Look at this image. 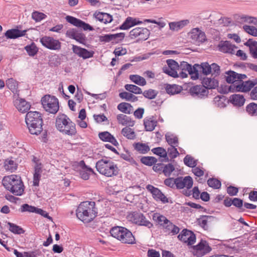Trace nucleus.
<instances>
[{
    "label": "nucleus",
    "mask_w": 257,
    "mask_h": 257,
    "mask_svg": "<svg viewBox=\"0 0 257 257\" xmlns=\"http://www.w3.org/2000/svg\"><path fill=\"white\" fill-rule=\"evenodd\" d=\"M97 209L93 201L81 202L76 210L77 217L84 223H89L97 216Z\"/></svg>",
    "instance_id": "nucleus-1"
},
{
    "label": "nucleus",
    "mask_w": 257,
    "mask_h": 257,
    "mask_svg": "<svg viewBox=\"0 0 257 257\" xmlns=\"http://www.w3.org/2000/svg\"><path fill=\"white\" fill-rule=\"evenodd\" d=\"M213 218L211 216L202 215L197 219L196 222L204 230H208Z\"/></svg>",
    "instance_id": "nucleus-23"
},
{
    "label": "nucleus",
    "mask_w": 257,
    "mask_h": 257,
    "mask_svg": "<svg viewBox=\"0 0 257 257\" xmlns=\"http://www.w3.org/2000/svg\"><path fill=\"white\" fill-rule=\"evenodd\" d=\"M166 140L168 144L170 146L176 145L178 146V139L177 136L171 134H167L165 136Z\"/></svg>",
    "instance_id": "nucleus-45"
},
{
    "label": "nucleus",
    "mask_w": 257,
    "mask_h": 257,
    "mask_svg": "<svg viewBox=\"0 0 257 257\" xmlns=\"http://www.w3.org/2000/svg\"><path fill=\"white\" fill-rule=\"evenodd\" d=\"M246 111L251 116H257V104L250 103L246 106Z\"/></svg>",
    "instance_id": "nucleus-46"
},
{
    "label": "nucleus",
    "mask_w": 257,
    "mask_h": 257,
    "mask_svg": "<svg viewBox=\"0 0 257 257\" xmlns=\"http://www.w3.org/2000/svg\"><path fill=\"white\" fill-rule=\"evenodd\" d=\"M81 163L83 164V166L82 170L80 171V175L83 179L85 180H88L89 178V173H92L93 171L91 168L86 166L84 161H82Z\"/></svg>",
    "instance_id": "nucleus-40"
},
{
    "label": "nucleus",
    "mask_w": 257,
    "mask_h": 257,
    "mask_svg": "<svg viewBox=\"0 0 257 257\" xmlns=\"http://www.w3.org/2000/svg\"><path fill=\"white\" fill-rule=\"evenodd\" d=\"M134 146L135 150L141 154H146L150 151L149 146L145 144L137 143L134 144Z\"/></svg>",
    "instance_id": "nucleus-43"
},
{
    "label": "nucleus",
    "mask_w": 257,
    "mask_h": 257,
    "mask_svg": "<svg viewBox=\"0 0 257 257\" xmlns=\"http://www.w3.org/2000/svg\"><path fill=\"white\" fill-rule=\"evenodd\" d=\"M152 152L156 155L163 158L165 160H168L167 158V153L166 150L162 147H157L152 150Z\"/></svg>",
    "instance_id": "nucleus-52"
},
{
    "label": "nucleus",
    "mask_w": 257,
    "mask_h": 257,
    "mask_svg": "<svg viewBox=\"0 0 257 257\" xmlns=\"http://www.w3.org/2000/svg\"><path fill=\"white\" fill-rule=\"evenodd\" d=\"M180 70L187 71L189 74H190L191 78H193V69L192 68L191 65L187 62L184 61L181 62L179 65V71Z\"/></svg>",
    "instance_id": "nucleus-47"
},
{
    "label": "nucleus",
    "mask_w": 257,
    "mask_h": 257,
    "mask_svg": "<svg viewBox=\"0 0 257 257\" xmlns=\"http://www.w3.org/2000/svg\"><path fill=\"white\" fill-rule=\"evenodd\" d=\"M20 177L15 175L6 176L3 178V184L6 189L10 191L16 183V179H19Z\"/></svg>",
    "instance_id": "nucleus-20"
},
{
    "label": "nucleus",
    "mask_w": 257,
    "mask_h": 257,
    "mask_svg": "<svg viewBox=\"0 0 257 257\" xmlns=\"http://www.w3.org/2000/svg\"><path fill=\"white\" fill-rule=\"evenodd\" d=\"M211 73V65L207 62L202 63L201 65H194V80L199 79L202 73L207 75Z\"/></svg>",
    "instance_id": "nucleus-10"
},
{
    "label": "nucleus",
    "mask_w": 257,
    "mask_h": 257,
    "mask_svg": "<svg viewBox=\"0 0 257 257\" xmlns=\"http://www.w3.org/2000/svg\"><path fill=\"white\" fill-rule=\"evenodd\" d=\"M41 102L46 111L52 114L58 112L59 108V102L55 96L46 95L42 98Z\"/></svg>",
    "instance_id": "nucleus-6"
},
{
    "label": "nucleus",
    "mask_w": 257,
    "mask_h": 257,
    "mask_svg": "<svg viewBox=\"0 0 257 257\" xmlns=\"http://www.w3.org/2000/svg\"><path fill=\"white\" fill-rule=\"evenodd\" d=\"M202 83L206 87V90L215 89L218 86V81L214 78H204Z\"/></svg>",
    "instance_id": "nucleus-34"
},
{
    "label": "nucleus",
    "mask_w": 257,
    "mask_h": 257,
    "mask_svg": "<svg viewBox=\"0 0 257 257\" xmlns=\"http://www.w3.org/2000/svg\"><path fill=\"white\" fill-rule=\"evenodd\" d=\"M117 120L119 124L123 125H127L128 126H133L135 122L131 118L126 115L119 114L117 115Z\"/></svg>",
    "instance_id": "nucleus-37"
},
{
    "label": "nucleus",
    "mask_w": 257,
    "mask_h": 257,
    "mask_svg": "<svg viewBox=\"0 0 257 257\" xmlns=\"http://www.w3.org/2000/svg\"><path fill=\"white\" fill-rule=\"evenodd\" d=\"M157 121L153 116L146 117L144 119V125L146 131H153L157 124Z\"/></svg>",
    "instance_id": "nucleus-26"
},
{
    "label": "nucleus",
    "mask_w": 257,
    "mask_h": 257,
    "mask_svg": "<svg viewBox=\"0 0 257 257\" xmlns=\"http://www.w3.org/2000/svg\"><path fill=\"white\" fill-rule=\"evenodd\" d=\"M207 41L204 29L202 27L194 28V44L199 46Z\"/></svg>",
    "instance_id": "nucleus-17"
},
{
    "label": "nucleus",
    "mask_w": 257,
    "mask_h": 257,
    "mask_svg": "<svg viewBox=\"0 0 257 257\" xmlns=\"http://www.w3.org/2000/svg\"><path fill=\"white\" fill-rule=\"evenodd\" d=\"M146 189L151 193L153 197L157 201H161L163 203L169 202L167 197L158 188L149 184L146 186Z\"/></svg>",
    "instance_id": "nucleus-14"
},
{
    "label": "nucleus",
    "mask_w": 257,
    "mask_h": 257,
    "mask_svg": "<svg viewBox=\"0 0 257 257\" xmlns=\"http://www.w3.org/2000/svg\"><path fill=\"white\" fill-rule=\"evenodd\" d=\"M26 32V30L20 31L18 29H11L6 32L5 36L9 39H16L25 36Z\"/></svg>",
    "instance_id": "nucleus-30"
},
{
    "label": "nucleus",
    "mask_w": 257,
    "mask_h": 257,
    "mask_svg": "<svg viewBox=\"0 0 257 257\" xmlns=\"http://www.w3.org/2000/svg\"><path fill=\"white\" fill-rule=\"evenodd\" d=\"M16 183L13 187L14 189L12 188L10 191L15 195L21 196L24 191V186L21 178L19 179H16Z\"/></svg>",
    "instance_id": "nucleus-29"
},
{
    "label": "nucleus",
    "mask_w": 257,
    "mask_h": 257,
    "mask_svg": "<svg viewBox=\"0 0 257 257\" xmlns=\"http://www.w3.org/2000/svg\"><path fill=\"white\" fill-rule=\"evenodd\" d=\"M174 169V166L171 164L164 165L163 173L166 176H169Z\"/></svg>",
    "instance_id": "nucleus-64"
},
{
    "label": "nucleus",
    "mask_w": 257,
    "mask_h": 257,
    "mask_svg": "<svg viewBox=\"0 0 257 257\" xmlns=\"http://www.w3.org/2000/svg\"><path fill=\"white\" fill-rule=\"evenodd\" d=\"M229 100L234 105L241 106L244 104L245 99L242 95L235 94L230 96Z\"/></svg>",
    "instance_id": "nucleus-35"
},
{
    "label": "nucleus",
    "mask_w": 257,
    "mask_h": 257,
    "mask_svg": "<svg viewBox=\"0 0 257 257\" xmlns=\"http://www.w3.org/2000/svg\"><path fill=\"white\" fill-rule=\"evenodd\" d=\"M94 16L97 20L104 24L109 23L112 21V16L107 13L95 12Z\"/></svg>",
    "instance_id": "nucleus-33"
},
{
    "label": "nucleus",
    "mask_w": 257,
    "mask_h": 257,
    "mask_svg": "<svg viewBox=\"0 0 257 257\" xmlns=\"http://www.w3.org/2000/svg\"><path fill=\"white\" fill-rule=\"evenodd\" d=\"M7 86L13 92L17 91L18 88L17 82L13 78H10L6 81Z\"/></svg>",
    "instance_id": "nucleus-57"
},
{
    "label": "nucleus",
    "mask_w": 257,
    "mask_h": 257,
    "mask_svg": "<svg viewBox=\"0 0 257 257\" xmlns=\"http://www.w3.org/2000/svg\"><path fill=\"white\" fill-rule=\"evenodd\" d=\"M56 126L63 134L74 136L76 133L75 124L64 114H59L56 119Z\"/></svg>",
    "instance_id": "nucleus-3"
},
{
    "label": "nucleus",
    "mask_w": 257,
    "mask_h": 257,
    "mask_svg": "<svg viewBox=\"0 0 257 257\" xmlns=\"http://www.w3.org/2000/svg\"><path fill=\"white\" fill-rule=\"evenodd\" d=\"M25 48L29 55L31 56L36 55L38 51L37 47L34 44L26 46Z\"/></svg>",
    "instance_id": "nucleus-60"
},
{
    "label": "nucleus",
    "mask_w": 257,
    "mask_h": 257,
    "mask_svg": "<svg viewBox=\"0 0 257 257\" xmlns=\"http://www.w3.org/2000/svg\"><path fill=\"white\" fill-rule=\"evenodd\" d=\"M207 184L209 187L214 189H219L221 186L220 181L214 178H209L207 180Z\"/></svg>",
    "instance_id": "nucleus-48"
},
{
    "label": "nucleus",
    "mask_w": 257,
    "mask_h": 257,
    "mask_svg": "<svg viewBox=\"0 0 257 257\" xmlns=\"http://www.w3.org/2000/svg\"><path fill=\"white\" fill-rule=\"evenodd\" d=\"M95 167L100 174L107 177L117 176L119 171L117 164L107 159H101L98 161Z\"/></svg>",
    "instance_id": "nucleus-4"
},
{
    "label": "nucleus",
    "mask_w": 257,
    "mask_h": 257,
    "mask_svg": "<svg viewBox=\"0 0 257 257\" xmlns=\"http://www.w3.org/2000/svg\"><path fill=\"white\" fill-rule=\"evenodd\" d=\"M237 48L229 41H221L218 45L219 50L225 53L233 54Z\"/></svg>",
    "instance_id": "nucleus-18"
},
{
    "label": "nucleus",
    "mask_w": 257,
    "mask_h": 257,
    "mask_svg": "<svg viewBox=\"0 0 257 257\" xmlns=\"http://www.w3.org/2000/svg\"><path fill=\"white\" fill-rule=\"evenodd\" d=\"M226 74L227 75L225 76V79L227 83L233 84L235 82H238L237 81V73L233 71H228L226 72Z\"/></svg>",
    "instance_id": "nucleus-42"
},
{
    "label": "nucleus",
    "mask_w": 257,
    "mask_h": 257,
    "mask_svg": "<svg viewBox=\"0 0 257 257\" xmlns=\"http://www.w3.org/2000/svg\"><path fill=\"white\" fill-rule=\"evenodd\" d=\"M141 162L147 166H152L155 164L157 160L154 157H143L141 159Z\"/></svg>",
    "instance_id": "nucleus-56"
},
{
    "label": "nucleus",
    "mask_w": 257,
    "mask_h": 257,
    "mask_svg": "<svg viewBox=\"0 0 257 257\" xmlns=\"http://www.w3.org/2000/svg\"><path fill=\"white\" fill-rule=\"evenodd\" d=\"M197 160H194V175L200 177L204 175L205 169L202 167H197Z\"/></svg>",
    "instance_id": "nucleus-55"
},
{
    "label": "nucleus",
    "mask_w": 257,
    "mask_h": 257,
    "mask_svg": "<svg viewBox=\"0 0 257 257\" xmlns=\"http://www.w3.org/2000/svg\"><path fill=\"white\" fill-rule=\"evenodd\" d=\"M110 233L113 237L117 238L122 243L128 244L136 243L135 238L132 233L125 227H114L111 228Z\"/></svg>",
    "instance_id": "nucleus-5"
},
{
    "label": "nucleus",
    "mask_w": 257,
    "mask_h": 257,
    "mask_svg": "<svg viewBox=\"0 0 257 257\" xmlns=\"http://www.w3.org/2000/svg\"><path fill=\"white\" fill-rule=\"evenodd\" d=\"M208 93V90L203 84L194 86V97L203 98L207 97Z\"/></svg>",
    "instance_id": "nucleus-24"
},
{
    "label": "nucleus",
    "mask_w": 257,
    "mask_h": 257,
    "mask_svg": "<svg viewBox=\"0 0 257 257\" xmlns=\"http://www.w3.org/2000/svg\"><path fill=\"white\" fill-rule=\"evenodd\" d=\"M153 218L163 227L169 220L164 216L160 214L155 215Z\"/></svg>",
    "instance_id": "nucleus-59"
},
{
    "label": "nucleus",
    "mask_w": 257,
    "mask_h": 257,
    "mask_svg": "<svg viewBox=\"0 0 257 257\" xmlns=\"http://www.w3.org/2000/svg\"><path fill=\"white\" fill-rule=\"evenodd\" d=\"M125 89L128 91L137 94H142V90L139 87L133 84H125Z\"/></svg>",
    "instance_id": "nucleus-50"
},
{
    "label": "nucleus",
    "mask_w": 257,
    "mask_h": 257,
    "mask_svg": "<svg viewBox=\"0 0 257 257\" xmlns=\"http://www.w3.org/2000/svg\"><path fill=\"white\" fill-rule=\"evenodd\" d=\"M165 88L166 92L170 95L178 94L182 90V87L176 84H167Z\"/></svg>",
    "instance_id": "nucleus-36"
},
{
    "label": "nucleus",
    "mask_w": 257,
    "mask_h": 257,
    "mask_svg": "<svg viewBox=\"0 0 257 257\" xmlns=\"http://www.w3.org/2000/svg\"><path fill=\"white\" fill-rule=\"evenodd\" d=\"M40 42L43 46L50 50H58L61 48V43L51 37L44 36L41 38Z\"/></svg>",
    "instance_id": "nucleus-12"
},
{
    "label": "nucleus",
    "mask_w": 257,
    "mask_h": 257,
    "mask_svg": "<svg viewBox=\"0 0 257 257\" xmlns=\"http://www.w3.org/2000/svg\"><path fill=\"white\" fill-rule=\"evenodd\" d=\"M231 89L232 91L247 92L251 89V87L248 80L238 81L230 86L229 90L231 91Z\"/></svg>",
    "instance_id": "nucleus-15"
},
{
    "label": "nucleus",
    "mask_w": 257,
    "mask_h": 257,
    "mask_svg": "<svg viewBox=\"0 0 257 257\" xmlns=\"http://www.w3.org/2000/svg\"><path fill=\"white\" fill-rule=\"evenodd\" d=\"M211 250V248L205 240H201L197 245H194V255L197 257H201Z\"/></svg>",
    "instance_id": "nucleus-13"
},
{
    "label": "nucleus",
    "mask_w": 257,
    "mask_h": 257,
    "mask_svg": "<svg viewBox=\"0 0 257 257\" xmlns=\"http://www.w3.org/2000/svg\"><path fill=\"white\" fill-rule=\"evenodd\" d=\"M176 147H177L176 145H174L173 146H170V147L168 149V151L167 152V154L172 159L176 158L179 154L177 149L176 148Z\"/></svg>",
    "instance_id": "nucleus-61"
},
{
    "label": "nucleus",
    "mask_w": 257,
    "mask_h": 257,
    "mask_svg": "<svg viewBox=\"0 0 257 257\" xmlns=\"http://www.w3.org/2000/svg\"><path fill=\"white\" fill-rule=\"evenodd\" d=\"M163 232L167 235H174L177 234L179 231L180 228L174 225L170 220L166 223V224L162 227Z\"/></svg>",
    "instance_id": "nucleus-21"
},
{
    "label": "nucleus",
    "mask_w": 257,
    "mask_h": 257,
    "mask_svg": "<svg viewBox=\"0 0 257 257\" xmlns=\"http://www.w3.org/2000/svg\"><path fill=\"white\" fill-rule=\"evenodd\" d=\"M144 96L149 99H153L156 98L158 94V92L154 89H149L142 92Z\"/></svg>",
    "instance_id": "nucleus-54"
},
{
    "label": "nucleus",
    "mask_w": 257,
    "mask_h": 257,
    "mask_svg": "<svg viewBox=\"0 0 257 257\" xmlns=\"http://www.w3.org/2000/svg\"><path fill=\"white\" fill-rule=\"evenodd\" d=\"M72 50L74 53L83 59L91 58L94 54L93 51H89L85 48L76 45H73Z\"/></svg>",
    "instance_id": "nucleus-19"
},
{
    "label": "nucleus",
    "mask_w": 257,
    "mask_h": 257,
    "mask_svg": "<svg viewBox=\"0 0 257 257\" xmlns=\"http://www.w3.org/2000/svg\"><path fill=\"white\" fill-rule=\"evenodd\" d=\"M42 172L41 163H36L34 166V173L33 175V185L39 186V181Z\"/></svg>",
    "instance_id": "nucleus-25"
},
{
    "label": "nucleus",
    "mask_w": 257,
    "mask_h": 257,
    "mask_svg": "<svg viewBox=\"0 0 257 257\" xmlns=\"http://www.w3.org/2000/svg\"><path fill=\"white\" fill-rule=\"evenodd\" d=\"M4 167L7 171L13 172L17 169L18 164L13 158H8L5 160Z\"/></svg>",
    "instance_id": "nucleus-31"
},
{
    "label": "nucleus",
    "mask_w": 257,
    "mask_h": 257,
    "mask_svg": "<svg viewBox=\"0 0 257 257\" xmlns=\"http://www.w3.org/2000/svg\"><path fill=\"white\" fill-rule=\"evenodd\" d=\"M130 79L134 83L140 86H145L147 84L145 79L139 75H131Z\"/></svg>",
    "instance_id": "nucleus-41"
},
{
    "label": "nucleus",
    "mask_w": 257,
    "mask_h": 257,
    "mask_svg": "<svg viewBox=\"0 0 257 257\" xmlns=\"http://www.w3.org/2000/svg\"><path fill=\"white\" fill-rule=\"evenodd\" d=\"M119 96L127 101H132L135 102L138 100V97L131 93L127 92H121L119 94Z\"/></svg>",
    "instance_id": "nucleus-51"
},
{
    "label": "nucleus",
    "mask_w": 257,
    "mask_h": 257,
    "mask_svg": "<svg viewBox=\"0 0 257 257\" xmlns=\"http://www.w3.org/2000/svg\"><path fill=\"white\" fill-rule=\"evenodd\" d=\"M163 72L168 74V75L174 77V78H178V70L172 69V68H166V67H163Z\"/></svg>",
    "instance_id": "nucleus-63"
},
{
    "label": "nucleus",
    "mask_w": 257,
    "mask_h": 257,
    "mask_svg": "<svg viewBox=\"0 0 257 257\" xmlns=\"http://www.w3.org/2000/svg\"><path fill=\"white\" fill-rule=\"evenodd\" d=\"M192 186L193 180L191 176L176 178V188L179 189H184L182 193L186 196H189L193 194V190L191 189Z\"/></svg>",
    "instance_id": "nucleus-7"
},
{
    "label": "nucleus",
    "mask_w": 257,
    "mask_h": 257,
    "mask_svg": "<svg viewBox=\"0 0 257 257\" xmlns=\"http://www.w3.org/2000/svg\"><path fill=\"white\" fill-rule=\"evenodd\" d=\"M189 23L188 20H182L179 22H170L169 24L170 29L173 31H178Z\"/></svg>",
    "instance_id": "nucleus-32"
},
{
    "label": "nucleus",
    "mask_w": 257,
    "mask_h": 257,
    "mask_svg": "<svg viewBox=\"0 0 257 257\" xmlns=\"http://www.w3.org/2000/svg\"><path fill=\"white\" fill-rule=\"evenodd\" d=\"M128 218L134 223L140 226H144L148 228L153 227V224L147 220L144 214L141 212H134L130 214Z\"/></svg>",
    "instance_id": "nucleus-8"
},
{
    "label": "nucleus",
    "mask_w": 257,
    "mask_h": 257,
    "mask_svg": "<svg viewBox=\"0 0 257 257\" xmlns=\"http://www.w3.org/2000/svg\"><path fill=\"white\" fill-rule=\"evenodd\" d=\"M66 36L83 45H85L86 43L87 39L85 34L82 32L81 30L78 29H69L66 32Z\"/></svg>",
    "instance_id": "nucleus-9"
},
{
    "label": "nucleus",
    "mask_w": 257,
    "mask_h": 257,
    "mask_svg": "<svg viewBox=\"0 0 257 257\" xmlns=\"http://www.w3.org/2000/svg\"><path fill=\"white\" fill-rule=\"evenodd\" d=\"M25 120L31 134L38 135L42 131L43 121L42 114L39 112H28L26 115Z\"/></svg>",
    "instance_id": "nucleus-2"
},
{
    "label": "nucleus",
    "mask_w": 257,
    "mask_h": 257,
    "mask_svg": "<svg viewBox=\"0 0 257 257\" xmlns=\"http://www.w3.org/2000/svg\"><path fill=\"white\" fill-rule=\"evenodd\" d=\"M121 134L128 139L133 140L136 138L135 132L130 127H125L121 130Z\"/></svg>",
    "instance_id": "nucleus-44"
},
{
    "label": "nucleus",
    "mask_w": 257,
    "mask_h": 257,
    "mask_svg": "<svg viewBox=\"0 0 257 257\" xmlns=\"http://www.w3.org/2000/svg\"><path fill=\"white\" fill-rule=\"evenodd\" d=\"M244 45L249 47L250 53L254 58H257V42L249 39Z\"/></svg>",
    "instance_id": "nucleus-38"
},
{
    "label": "nucleus",
    "mask_w": 257,
    "mask_h": 257,
    "mask_svg": "<svg viewBox=\"0 0 257 257\" xmlns=\"http://www.w3.org/2000/svg\"><path fill=\"white\" fill-rule=\"evenodd\" d=\"M117 108L121 112L126 114L131 113L134 110L133 106L127 102H121L119 103L117 105Z\"/></svg>",
    "instance_id": "nucleus-39"
},
{
    "label": "nucleus",
    "mask_w": 257,
    "mask_h": 257,
    "mask_svg": "<svg viewBox=\"0 0 257 257\" xmlns=\"http://www.w3.org/2000/svg\"><path fill=\"white\" fill-rule=\"evenodd\" d=\"M67 22L78 28H82L84 30L92 31L94 29L89 24L85 23L82 20L77 19L71 16H67L65 17Z\"/></svg>",
    "instance_id": "nucleus-16"
},
{
    "label": "nucleus",
    "mask_w": 257,
    "mask_h": 257,
    "mask_svg": "<svg viewBox=\"0 0 257 257\" xmlns=\"http://www.w3.org/2000/svg\"><path fill=\"white\" fill-rule=\"evenodd\" d=\"M150 34V31L145 28L137 27L130 32V37L131 39L138 38L140 40H146Z\"/></svg>",
    "instance_id": "nucleus-11"
},
{
    "label": "nucleus",
    "mask_w": 257,
    "mask_h": 257,
    "mask_svg": "<svg viewBox=\"0 0 257 257\" xmlns=\"http://www.w3.org/2000/svg\"><path fill=\"white\" fill-rule=\"evenodd\" d=\"M142 22L132 17H127L123 23L120 26V29L127 30L136 25L142 24Z\"/></svg>",
    "instance_id": "nucleus-28"
},
{
    "label": "nucleus",
    "mask_w": 257,
    "mask_h": 257,
    "mask_svg": "<svg viewBox=\"0 0 257 257\" xmlns=\"http://www.w3.org/2000/svg\"><path fill=\"white\" fill-rule=\"evenodd\" d=\"M9 230L14 233L21 234L24 233V230L20 226L11 222H8Z\"/></svg>",
    "instance_id": "nucleus-53"
},
{
    "label": "nucleus",
    "mask_w": 257,
    "mask_h": 257,
    "mask_svg": "<svg viewBox=\"0 0 257 257\" xmlns=\"http://www.w3.org/2000/svg\"><path fill=\"white\" fill-rule=\"evenodd\" d=\"M15 105L22 113L26 112L31 107L30 104L22 98L16 99L15 101Z\"/></svg>",
    "instance_id": "nucleus-22"
},
{
    "label": "nucleus",
    "mask_w": 257,
    "mask_h": 257,
    "mask_svg": "<svg viewBox=\"0 0 257 257\" xmlns=\"http://www.w3.org/2000/svg\"><path fill=\"white\" fill-rule=\"evenodd\" d=\"M240 20L241 22L251 24L257 26V18L256 17L242 15L240 17Z\"/></svg>",
    "instance_id": "nucleus-49"
},
{
    "label": "nucleus",
    "mask_w": 257,
    "mask_h": 257,
    "mask_svg": "<svg viewBox=\"0 0 257 257\" xmlns=\"http://www.w3.org/2000/svg\"><path fill=\"white\" fill-rule=\"evenodd\" d=\"M98 136L102 141L110 142L115 146L118 145L116 140L108 132L99 133Z\"/></svg>",
    "instance_id": "nucleus-27"
},
{
    "label": "nucleus",
    "mask_w": 257,
    "mask_h": 257,
    "mask_svg": "<svg viewBox=\"0 0 257 257\" xmlns=\"http://www.w3.org/2000/svg\"><path fill=\"white\" fill-rule=\"evenodd\" d=\"M244 31L248 34L254 37H257V28L254 26L244 25L243 26Z\"/></svg>",
    "instance_id": "nucleus-58"
},
{
    "label": "nucleus",
    "mask_w": 257,
    "mask_h": 257,
    "mask_svg": "<svg viewBox=\"0 0 257 257\" xmlns=\"http://www.w3.org/2000/svg\"><path fill=\"white\" fill-rule=\"evenodd\" d=\"M46 15L43 13L35 11L32 14V18L36 22H40L44 19Z\"/></svg>",
    "instance_id": "nucleus-62"
}]
</instances>
